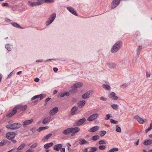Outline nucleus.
I'll use <instances>...</instances> for the list:
<instances>
[{
    "label": "nucleus",
    "instance_id": "f257e3e1",
    "mask_svg": "<svg viewBox=\"0 0 152 152\" xmlns=\"http://www.w3.org/2000/svg\"><path fill=\"white\" fill-rule=\"evenodd\" d=\"M122 42L121 41H118L116 42L113 46L111 50L112 53H115L121 48Z\"/></svg>",
    "mask_w": 152,
    "mask_h": 152
},
{
    "label": "nucleus",
    "instance_id": "f03ea898",
    "mask_svg": "<svg viewBox=\"0 0 152 152\" xmlns=\"http://www.w3.org/2000/svg\"><path fill=\"white\" fill-rule=\"evenodd\" d=\"M22 125L20 123H17L7 125L6 127L8 129H17L20 127Z\"/></svg>",
    "mask_w": 152,
    "mask_h": 152
},
{
    "label": "nucleus",
    "instance_id": "7ed1b4c3",
    "mask_svg": "<svg viewBox=\"0 0 152 152\" xmlns=\"http://www.w3.org/2000/svg\"><path fill=\"white\" fill-rule=\"evenodd\" d=\"M56 16V14L55 13H53L49 17L48 19L47 20L46 24L47 25H48L51 24L54 20Z\"/></svg>",
    "mask_w": 152,
    "mask_h": 152
},
{
    "label": "nucleus",
    "instance_id": "20e7f679",
    "mask_svg": "<svg viewBox=\"0 0 152 152\" xmlns=\"http://www.w3.org/2000/svg\"><path fill=\"white\" fill-rule=\"evenodd\" d=\"M16 134L13 132H9L7 133L5 137L9 140H12L15 137Z\"/></svg>",
    "mask_w": 152,
    "mask_h": 152
},
{
    "label": "nucleus",
    "instance_id": "39448f33",
    "mask_svg": "<svg viewBox=\"0 0 152 152\" xmlns=\"http://www.w3.org/2000/svg\"><path fill=\"white\" fill-rule=\"evenodd\" d=\"M99 115L97 113L93 114L90 115L87 118V121H89L95 120L99 116Z\"/></svg>",
    "mask_w": 152,
    "mask_h": 152
},
{
    "label": "nucleus",
    "instance_id": "423d86ee",
    "mask_svg": "<svg viewBox=\"0 0 152 152\" xmlns=\"http://www.w3.org/2000/svg\"><path fill=\"white\" fill-rule=\"evenodd\" d=\"M121 0H113L111 7L112 9L116 7L119 4Z\"/></svg>",
    "mask_w": 152,
    "mask_h": 152
},
{
    "label": "nucleus",
    "instance_id": "0eeeda50",
    "mask_svg": "<svg viewBox=\"0 0 152 152\" xmlns=\"http://www.w3.org/2000/svg\"><path fill=\"white\" fill-rule=\"evenodd\" d=\"M93 92V91H88L82 95V98L83 99L88 98L91 96Z\"/></svg>",
    "mask_w": 152,
    "mask_h": 152
},
{
    "label": "nucleus",
    "instance_id": "6e6552de",
    "mask_svg": "<svg viewBox=\"0 0 152 152\" xmlns=\"http://www.w3.org/2000/svg\"><path fill=\"white\" fill-rule=\"evenodd\" d=\"M108 96L112 99L114 100H117L118 99V96L115 95V94L114 92L110 93L108 95Z\"/></svg>",
    "mask_w": 152,
    "mask_h": 152
},
{
    "label": "nucleus",
    "instance_id": "1a4fd4ad",
    "mask_svg": "<svg viewBox=\"0 0 152 152\" xmlns=\"http://www.w3.org/2000/svg\"><path fill=\"white\" fill-rule=\"evenodd\" d=\"M86 121V118H83L80 119L77 121H76L75 123V126H79L84 123Z\"/></svg>",
    "mask_w": 152,
    "mask_h": 152
},
{
    "label": "nucleus",
    "instance_id": "9d476101",
    "mask_svg": "<svg viewBox=\"0 0 152 152\" xmlns=\"http://www.w3.org/2000/svg\"><path fill=\"white\" fill-rule=\"evenodd\" d=\"M83 85V83L81 82L77 83L72 86L71 88H79L81 87Z\"/></svg>",
    "mask_w": 152,
    "mask_h": 152
},
{
    "label": "nucleus",
    "instance_id": "9b49d317",
    "mask_svg": "<svg viewBox=\"0 0 152 152\" xmlns=\"http://www.w3.org/2000/svg\"><path fill=\"white\" fill-rule=\"evenodd\" d=\"M134 118L140 124H143L145 122V121L143 119L141 118L138 115L135 116Z\"/></svg>",
    "mask_w": 152,
    "mask_h": 152
},
{
    "label": "nucleus",
    "instance_id": "f8f14e48",
    "mask_svg": "<svg viewBox=\"0 0 152 152\" xmlns=\"http://www.w3.org/2000/svg\"><path fill=\"white\" fill-rule=\"evenodd\" d=\"M63 145L62 144H56L53 147V149L54 150L58 151L62 147Z\"/></svg>",
    "mask_w": 152,
    "mask_h": 152
},
{
    "label": "nucleus",
    "instance_id": "ddd939ff",
    "mask_svg": "<svg viewBox=\"0 0 152 152\" xmlns=\"http://www.w3.org/2000/svg\"><path fill=\"white\" fill-rule=\"evenodd\" d=\"M107 66L111 68H115L117 66V64L113 62L107 63Z\"/></svg>",
    "mask_w": 152,
    "mask_h": 152
},
{
    "label": "nucleus",
    "instance_id": "4468645a",
    "mask_svg": "<svg viewBox=\"0 0 152 152\" xmlns=\"http://www.w3.org/2000/svg\"><path fill=\"white\" fill-rule=\"evenodd\" d=\"M67 9L73 14L76 16H77V13L75 10L74 9V8L72 7H67Z\"/></svg>",
    "mask_w": 152,
    "mask_h": 152
},
{
    "label": "nucleus",
    "instance_id": "2eb2a0df",
    "mask_svg": "<svg viewBox=\"0 0 152 152\" xmlns=\"http://www.w3.org/2000/svg\"><path fill=\"white\" fill-rule=\"evenodd\" d=\"M58 109L57 107H56L52 109L50 111V114L52 115L56 114L58 111Z\"/></svg>",
    "mask_w": 152,
    "mask_h": 152
},
{
    "label": "nucleus",
    "instance_id": "dca6fc26",
    "mask_svg": "<svg viewBox=\"0 0 152 152\" xmlns=\"http://www.w3.org/2000/svg\"><path fill=\"white\" fill-rule=\"evenodd\" d=\"M33 121V119H31L29 120H26L24 121L23 124V126H25L31 124Z\"/></svg>",
    "mask_w": 152,
    "mask_h": 152
},
{
    "label": "nucleus",
    "instance_id": "f3484780",
    "mask_svg": "<svg viewBox=\"0 0 152 152\" xmlns=\"http://www.w3.org/2000/svg\"><path fill=\"white\" fill-rule=\"evenodd\" d=\"M69 95V93L68 92H65L63 93H61L59 94L58 96V98H60L61 97H63L65 96H68Z\"/></svg>",
    "mask_w": 152,
    "mask_h": 152
},
{
    "label": "nucleus",
    "instance_id": "a211bd4d",
    "mask_svg": "<svg viewBox=\"0 0 152 152\" xmlns=\"http://www.w3.org/2000/svg\"><path fill=\"white\" fill-rule=\"evenodd\" d=\"M99 128V127L98 126H94L88 130V131L89 132H93L97 131Z\"/></svg>",
    "mask_w": 152,
    "mask_h": 152
},
{
    "label": "nucleus",
    "instance_id": "6ab92c4d",
    "mask_svg": "<svg viewBox=\"0 0 152 152\" xmlns=\"http://www.w3.org/2000/svg\"><path fill=\"white\" fill-rule=\"evenodd\" d=\"M71 133L73 134L78 132L80 130V129L79 127H71Z\"/></svg>",
    "mask_w": 152,
    "mask_h": 152
},
{
    "label": "nucleus",
    "instance_id": "aec40b11",
    "mask_svg": "<svg viewBox=\"0 0 152 152\" xmlns=\"http://www.w3.org/2000/svg\"><path fill=\"white\" fill-rule=\"evenodd\" d=\"M86 101L84 100L80 101L77 104V105L80 108L82 107L86 104Z\"/></svg>",
    "mask_w": 152,
    "mask_h": 152
},
{
    "label": "nucleus",
    "instance_id": "412c9836",
    "mask_svg": "<svg viewBox=\"0 0 152 152\" xmlns=\"http://www.w3.org/2000/svg\"><path fill=\"white\" fill-rule=\"evenodd\" d=\"M71 127L66 129L64 130L62 133L65 135H67L71 133Z\"/></svg>",
    "mask_w": 152,
    "mask_h": 152
},
{
    "label": "nucleus",
    "instance_id": "4be33fe9",
    "mask_svg": "<svg viewBox=\"0 0 152 152\" xmlns=\"http://www.w3.org/2000/svg\"><path fill=\"white\" fill-rule=\"evenodd\" d=\"M152 144V140H148L145 141L143 142V144L145 145H149Z\"/></svg>",
    "mask_w": 152,
    "mask_h": 152
},
{
    "label": "nucleus",
    "instance_id": "5701e85b",
    "mask_svg": "<svg viewBox=\"0 0 152 152\" xmlns=\"http://www.w3.org/2000/svg\"><path fill=\"white\" fill-rule=\"evenodd\" d=\"M78 109V107L76 106L73 107L71 110V114L72 115L75 114V112L77 111Z\"/></svg>",
    "mask_w": 152,
    "mask_h": 152
},
{
    "label": "nucleus",
    "instance_id": "b1692460",
    "mask_svg": "<svg viewBox=\"0 0 152 152\" xmlns=\"http://www.w3.org/2000/svg\"><path fill=\"white\" fill-rule=\"evenodd\" d=\"M79 143L80 145L88 144L89 142L84 139H80L79 140Z\"/></svg>",
    "mask_w": 152,
    "mask_h": 152
},
{
    "label": "nucleus",
    "instance_id": "393cba45",
    "mask_svg": "<svg viewBox=\"0 0 152 152\" xmlns=\"http://www.w3.org/2000/svg\"><path fill=\"white\" fill-rule=\"evenodd\" d=\"M16 113V111L14 110H12V111L7 114V117H10L14 115Z\"/></svg>",
    "mask_w": 152,
    "mask_h": 152
},
{
    "label": "nucleus",
    "instance_id": "a878e982",
    "mask_svg": "<svg viewBox=\"0 0 152 152\" xmlns=\"http://www.w3.org/2000/svg\"><path fill=\"white\" fill-rule=\"evenodd\" d=\"M51 117H50L45 118L42 120V123L45 124L48 122L50 120Z\"/></svg>",
    "mask_w": 152,
    "mask_h": 152
},
{
    "label": "nucleus",
    "instance_id": "bb28decb",
    "mask_svg": "<svg viewBox=\"0 0 152 152\" xmlns=\"http://www.w3.org/2000/svg\"><path fill=\"white\" fill-rule=\"evenodd\" d=\"M53 142H50L45 144L44 145V148L45 149H48L50 147L53 145Z\"/></svg>",
    "mask_w": 152,
    "mask_h": 152
},
{
    "label": "nucleus",
    "instance_id": "cd10ccee",
    "mask_svg": "<svg viewBox=\"0 0 152 152\" xmlns=\"http://www.w3.org/2000/svg\"><path fill=\"white\" fill-rule=\"evenodd\" d=\"M48 128H49V127L48 126H46L45 127H44V126L40 127H39V128H38L37 129V131H38V132H39L42 131L46 129H47Z\"/></svg>",
    "mask_w": 152,
    "mask_h": 152
},
{
    "label": "nucleus",
    "instance_id": "c85d7f7f",
    "mask_svg": "<svg viewBox=\"0 0 152 152\" xmlns=\"http://www.w3.org/2000/svg\"><path fill=\"white\" fill-rule=\"evenodd\" d=\"M52 134L50 133L46 136L44 137L42 139V140H48L51 136Z\"/></svg>",
    "mask_w": 152,
    "mask_h": 152
},
{
    "label": "nucleus",
    "instance_id": "c756f323",
    "mask_svg": "<svg viewBox=\"0 0 152 152\" xmlns=\"http://www.w3.org/2000/svg\"><path fill=\"white\" fill-rule=\"evenodd\" d=\"M102 87L104 88L107 90H109L111 89L110 86L107 84H103Z\"/></svg>",
    "mask_w": 152,
    "mask_h": 152
},
{
    "label": "nucleus",
    "instance_id": "7c9ffc66",
    "mask_svg": "<svg viewBox=\"0 0 152 152\" xmlns=\"http://www.w3.org/2000/svg\"><path fill=\"white\" fill-rule=\"evenodd\" d=\"M11 24L12 26H13L16 27L18 28H22L18 24L15 23H11Z\"/></svg>",
    "mask_w": 152,
    "mask_h": 152
},
{
    "label": "nucleus",
    "instance_id": "2f4dec72",
    "mask_svg": "<svg viewBox=\"0 0 152 152\" xmlns=\"http://www.w3.org/2000/svg\"><path fill=\"white\" fill-rule=\"evenodd\" d=\"M5 48L9 51H11L12 48V45L9 44H7L5 45Z\"/></svg>",
    "mask_w": 152,
    "mask_h": 152
},
{
    "label": "nucleus",
    "instance_id": "473e14b6",
    "mask_svg": "<svg viewBox=\"0 0 152 152\" xmlns=\"http://www.w3.org/2000/svg\"><path fill=\"white\" fill-rule=\"evenodd\" d=\"M25 145V143H23L21 144L18 148L16 150L18 151L22 150L24 148Z\"/></svg>",
    "mask_w": 152,
    "mask_h": 152
},
{
    "label": "nucleus",
    "instance_id": "72a5a7b5",
    "mask_svg": "<svg viewBox=\"0 0 152 152\" xmlns=\"http://www.w3.org/2000/svg\"><path fill=\"white\" fill-rule=\"evenodd\" d=\"M43 3H53L54 2V0H41Z\"/></svg>",
    "mask_w": 152,
    "mask_h": 152
},
{
    "label": "nucleus",
    "instance_id": "f704fd0d",
    "mask_svg": "<svg viewBox=\"0 0 152 152\" xmlns=\"http://www.w3.org/2000/svg\"><path fill=\"white\" fill-rule=\"evenodd\" d=\"M99 137L98 135H94L92 137L91 139L93 141H96L99 139Z\"/></svg>",
    "mask_w": 152,
    "mask_h": 152
},
{
    "label": "nucleus",
    "instance_id": "c9c22d12",
    "mask_svg": "<svg viewBox=\"0 0 152 152\" xmlns=\"http://www.w3.org/2000/svg\"><path fill=\"white\" fill-rule=\"evenodd\" d=\"M35 2H32L31 1H28V5L34 7L36 6Z\"/></svg>",
    "mask_w": 152,
    "mask_h": 152
},
{
    "label": "nucleus",
    "instance_id": "e433bc0d",
    "mask_svg": "<svg viewBox=\"0 0 152 152\" xmlns=\"http://www.w3.org/2000/svg\"><path fill=\"white\" fill-rule=\"evenodd\" d=\"M38 145V143L35 142L31 146L30 148L32 149L35 148Z\"/></svg>",
    "mask_w": 152,
    "mask_h": 152
},
{
    "label": "nucleus",
    "instance_id": "4c0bfd02",
    "mask_svg": "<svg viewBox=\"0 0 152 152\" xmlns=\"http://www.w3.org/2000/svg\"><path fill=\"white\" fill-rule=\"evenodd\" d=\"M111 107L115 110H117L118 108V106L116 104H113L111 105Z\"/></svg>",
    "mask_w": 152,
    "mask_h": 152
},
{
    "label": "nucleus",
    "instance_id": "58836bf2",
    "mask_svg": "<svg viewBox=\"0 0 152 152\" xmlns=\"http://www.w3.org/2000/svg\"><path fill=\"white\" fill-rule=\"evenodd\" d=\"M7 143L6 141L3 140L0 142V146H1L6 144Z\"/></svg>",
    "mask_w": 152,
    "mask_h": 152
},
{
    "label": "nucleus",
    "instance_id": "ea45409f",
    "mask_svg": "<svg viewBox=\"0 0 152 152\" xmlns=\"http://www.w3.org/2000/svg\"><path fill=\"white\" fill-rule=\"evenodd\" d=\"M21 109V105H19L16 106L13 109V110H14L16 112L17 110L18 109Z\"/></svg>",
    "mask_w": 152,
    "mask_h": 152
},
{
    "label": "nucleus",
    "instance_id": "a19ab883",
    "mask_svg": "<svg viewBox=\"0 0 152 152\" xmlns=\"http://www.w3.org/2000/svg\"><path fill=\"white\" fill-rule=\"evenodd\" d=\"M118 148H113L111 149H110L109 151V152H115V151H118Z\"/></svg>",
    "mask_w": 152,
    "mask_h": 152
},
{
    "label": "nucleus",
    "instance_id": "79ce46f5",
    "mask_svg": "<svg viewBox=\"0 0 152 152\" xmlns=\"http://www.w3.org/2000/svg\"><path fill=\"white\" fill-rule=\"evenodd\" d=\"M97 149L96 147H91L90 148V151L91 152H94L96 151Z\"/></svg>",
    "mask_w": 152,
    "mask_h": 152
},
{
    "label": "nucleus",
    "instance_id": "37998d69",
    "mask_svg": "<svg viewBox=\"0 0 152 152\" xmlns=\"http://www.w3.org/2000/svg\"><path fill=\"white\" fill-rule=\"evenodd\" d=\"M27 106L26 105H24L23 106H22V105H21L20 110H25L27 108Z\"/></svg>",
    "mask_w": 152,
    "mask_h": 152
},
{
    "label": "nucleus",
    "instance_id": "c03bdc74",
    "mask_svg": "<svg viewBox=\"0 0 152 152\" xmlns=\"http://www.w3.org/2000/svg\"><path fill=\"white\" fill-rule=\"evenodd\" d=\"M110 122L111 123L114 124H117L118 123V121H115L112 119H110Z\"/></svg>",
    "mask_w": 152,
    "mask_h": 152
},
{
    "label": "nucleus",
    "instance_id": "a18cd8bd",
    "mask_svg": "<svg viewBox=\"0 0 152 152\" xmlns=\"http://www.w3.org/2000/svg\"><path fill=\"white\" fill-rule=\"evenodd\" d=\"M106 133V132L105 131H101V134L100 135L101 137H102Z\"/></svg>",
    "mask_w": 152,
    "mask_h": 152
},
{
    "label": "nucleus",
    "instance_id": "49530a36",
    "mask_svg": "<svg viewBox=\"0 0 152 152\" xmlns=\"http://www.w3.org/2000/svg\"><path fill=\"white\" fill-rule=\"evenodd\" d=\"M36 6L37 5H41L43 3L42 2V1H41V0H38L37 2H35Z\"/></svg>",
    "mask_w": 152,
    "mask_h": 152
},
{
    "label": "nucleus",
    "instance_id": "de8ad7c7",
    "mask_svg": "<svg viewBox=\"0 0 152 152\" xmlns=\"http://www.w3.org/2000/svg\"><path fill=\"white\" fill-rule=\"evenodd\" d=\"M117 128L116 129V131L118 132H120L121 131V129L120 127H118V125L116 126Z\"/></svg>",
    "mask_w": 152,
    "mask_h": 152
},
{
    "label": "nucleus",
    "instance_id": "09e8293b",
    "mask_svg": "<svg viewBox=\"0 0 152 152\" xmlns=\"http://www.w3.org/2000/svg\"><path fill=\"white\" fill-rule=\"evenodd\" d=\"M106 148V147L104 145H102L99 146V148L101 150H104Z\"/></svg>",
    "mask_w": 152,
    "mask_h": 152
},
{
    "label": "nucleus",
    "instance_id": "8fccbe9b",
    "mask_svg": "<svg viewBox=\"0 0 152 152\" xmlns=\"http://www.w3.org/2000/svg\"><path fill=\"white\" fill-rule=\"evenodd\" d=\"M142 48V46L141 45L139 46L137 48V50L138 53H139L140 50Z\"/></svg>",
    "mask_w": 152,
    "mask_h": 152
},
{
    "label": "nucleus",
    "instance_id": "3c124183",
    "mask_svg": "<svg viewBox=\"0 0 152 152\" xmlns=\"http://www.w3.org/2000/svg\"><path fill=\"white\" fill-rule=\"evenodd\" d=\"M39 97H40V100L45 96V95L43 94H40L39 95Z\"/></svg>",
    "mask_w": 152,
    "mask_h": 152
},
{
    "label": "nucleus",
    "instance_id": "603ef678",
    "mask_svg": "<svg viewBox=\"0 0 152 152\" xmlns=\"http://www.w3.org/2000/svg\"><path fill=\"white\" fill-rule=\"evenodd\" d=\"M77 89H72L70 90L69 91V92L72 93H75L76 92H77Z\"/></svg>",
    "mask_w": 152,
    "mask_h": 152
},
{
    "label": "nucleus",
    "instance_id": "864d4df0",
    "mask_svg": "<svg viewBox=\"0 0 152 152\" xmlns=\"http://www.w3.org/2000/svg\"><path fill=\"white\" fill-rule=\"evenodd\" d=\"M39 95L35 96H34L33 97L31 98V100H34L35 99L37 98H39Z\"/></svg>",
    "mask_w": 152,
    "mask_h": 152
},
{
    "label": "nucleus",
    "instance_id": "5fc2aeb1",
    "mask_svg": "<svg viewBox=\"0 0 152 152\" xmlns=\"http://www.w3.org/2000/svg\"><path fill=\"white\" fill-rule=\"evenodd\" d=\"M121 87H122L123 88H126L128 87V86L125 83L121 85Z\"/></svg>",
    "mask_w": 152,
    "mask_h": 152
},
{
    "label": "nucleus",
    "instance_id": "6e6d98bb",
    "mask_svg": "<svg viewBox=\"0 0 152 152\" xmlns=\"http://www.w3.org/2000/svg\"><path fill=\"white\" fill-rule=\"evenodd\" d=\"M110 114H109L106 115V118H105V120H108L109 119L110 117H111L110 116Z\"/></svg>",
    "mask_w": 152,
    "mask_h": 152
},
{
    "label": "nucleus",
    "instance_id": "4d7b16f0",
    "mask_svg": "<svg viewBox=\"0 0 152 152\" xmlns=\"http://www.w3.org/2000/svg\"><path fill=\"white\" fill-rule=\"evenodd\" d=\"M99 144H105V142L103 140H101L99 141Z\"/></svg>",
    "mask_w": 152,
    "mask_h": 152
},
{
    "label": "nucleus",
    "instance_id": "13d9d810",
    "mask_svg": "<svg viewBox=\"0 0 152 152\" xmlns=\"http://www.w3.org/2000/svg\"><path fill=\"white\" fill-rule=\"evenodd\" d=\"M100 99L101 100L105 101L107 100V99L105 97H104L103 96H102L100 98Z\"/></svg>",
    "mask_w": 152,
    "mask_h": 152
},
{
    "label": "nucleus",
    "instance_id": "bf43d9fd",
    "mask_svg": "<svg viewBox=\"0 0 152 152\" xmlns=\"http://www.w3.org/2000/svg\"><path fill=\"white\" fill-rule=\"evenodd\" d=\"M25 152H34V150L33 149L30 148L27 150Z\"/></svg>",
    "mask_w": 152,
    "mask_h": 152
},
{
    "label": "nucleus",
    "instance_id": "052dcab7",
    "mask_svg": "<svg viewBox=\"0 0 152 152\" xmlns=\"http://www.w3.org/2000/svg\"><path fill=\"white\" fill-rule=\"evenodd\" d=\"M51 98L49 97H48L45 100V102H47L48 101H49L50 99Z\"/></svg>",
    "mask_w": 152,
    "mask_h": 152
},
{
    "label": "nucleus",
    "instance_id": "680f3d73",
    "mask_svg": "<svg viewBox=\"0 0 152 152\" xmlns=\"http://www.w3.org/2000/svg\"><path fill=\"white\" fill-rule=\"evenodd\" d=\"M8 5V4L7 3H3L2 4V5L3 6H7Z\"/></svg>",
    "mask_w": 152,
    "mask_h": 152
},
{
    "label": "nucleus",
    "instance_id": "e2e57ef3",
    "mask_svg": "<svg viewBox=\"0 0 152 152\" xmlns=\"http://www.w3.org/2000/svg\"><path fill=\"white\" fill-rule=\"evenodd\" d=\"M13 139H12V140H11L13 143H16L17 142V141L15 140H13Z\"/></svg>",
    "mask_w": 152,
    "mask_h": 152
},
{
    "label": "nucleus",
    "instance_id": "0e129e2a",
    "mask_svg": "<svg viewBox=\"0 0 152 152\" xmlns=\"http://www.w3.org/2000/svg\"><path fill=\"white\" fill-rule=\"evenodd\" d=\"M61 152H65V148H62L61 150Z\"/></svg>",
    "mask_w": 152,
    "mask_h": 152
},
{
    "label": "nucleus",
    "instance_id": "69168bd1",
    "mask_svg": "<svg viewBox=\"0 0 152 152\" xmlns=\"http://www.w3.org/2000/svg\"><path fill=\"white\" fill-rule=\"evenodd\" d=\"M39 78L37 77L34 79V81L36 82H38L39 81Z\"/></svg>",
    "mask_w": 152,
    "mask_h": 152
},
{
    "label": "nucleus",
    "instance_id": "338daca9",
    "mask_svg": "<svg viewBox=\"0 0 152 152\" xmlns=\"http://www.w3.org/2000/svg\"><path fill=\"white\" fill-rule=\"evenodd\" d=\"M146 73L147 77H149L150 76V74L147 72H146Z\"/></svg>",
    "mask_w": 152,
    "mask_h": 152
},
{
    "label": "nucleus",
    "instance_id": "774afa93",
    "mask_svg": "<svg viewBox=\"0 0 152 152\" xmlns=\"http://www.w3.org/2000/svg\"><path fill=\"white\" fill-rule=\"evenodd\" d=\"M150 130L152 129V123L150 124V127L148 128Z\"/></svg>",
    "mask_w": 152,
    "mask_h": 152
}]
</instances>
